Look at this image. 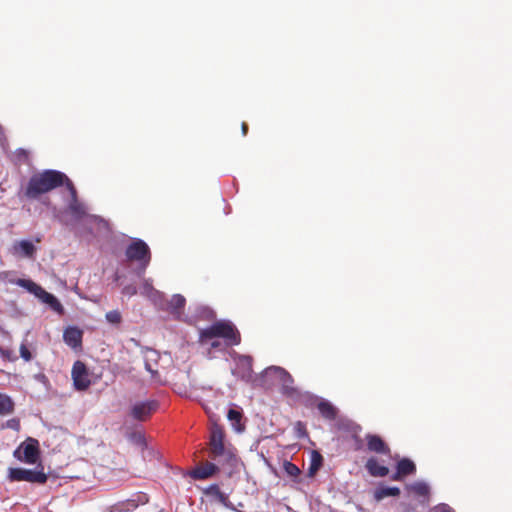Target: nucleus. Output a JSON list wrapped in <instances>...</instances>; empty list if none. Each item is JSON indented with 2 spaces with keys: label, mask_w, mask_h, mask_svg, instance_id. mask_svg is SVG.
<instances>
[{
  "label": "nucleus",
  "mask_w": 512,
  "mask_h": 512,
  "mask_svg": "<svg viewBox=\"0 0 512 512\" xmlns=\"http://www.w3.org/2000/svg\"><path fill=\"white\" fill-rule=\"evenodd\" d=\"M66 174L58 170H44L33 174L25 188L24 194L28 199H37L40 195L48 193L63 186Z\"/></svg>",
  "instance_id": "nucleus-1"
},
{
  "label": "nucleus",
  "mask_w": 512,
  "mask_h": 512,
  "mask_svg": "<svg viewBox=\"0 0 512 512\" xmlns=\"http://www.w3.org/2000/svg\"><path fill=\"white\" fill-rule=\"evenodd\" d=\"M214 338H222L228 346L238 345L241 336L236 327L229 321H216L200 331V341L206 342Z\"/></svg>",
  "instance_id": "nucleus-2"
},
{
  "label": "nucleus",
  "mask_w": 512,
  "mask_h": 512,
  "mask_svg": "<svg viewBox=\"0 0 512 512\" xmlns=\"http://www.w3.org/2000/svg\"><path fill=\"white\" fill-rule=\"evenodd\" d=\"M125 255L128 261L137 262L138 275L145 273V270L151 261V251L149 246L141 239H134L126 248Z\"/></svg>",
  "instance_id": "nucleus-3"
},
{
  "label": "nucleus",
  "mask_w": 512,
  "mask_h": 512,
  "mask_svg": "<svg viewBox=\"0 0 512 512\" xmlns=\"http://www.w3.org/2000/svg\"><path fill=\"white\" fill-rule=\"evenodd\" d=\"M17 284L27 289L30 293L34 294L39 300L47 304L53 311L59 314L64 313V308L60 301L53 294L47 292L32 280L19 279Z\"/></svg>",
  "instance_id": "nucleus-4"
},
{
  "label": "nucleus",
  "mask_w": 512,
  "mask_h": 512,
  "mask_svg": "<svg viewBox=\"0 0 512 512\" xmlns=\"http://www.w3.org/2000/svg\"><path fill=\"white\" fill-rule=\"evenodd\" d=\"M229 450L224 445V430L219 425H214L209 441V457L213 460H218L221 457L230 456Z\"/></svg>",
  "instance_id": "nucleus-5"
},
{
  "label": "nucleus",
  "mask_w": 512,
  "mask_h": 512,
  "mask_svg": "<svg viewBox=\"0 0 512 512\" xmlns=\"http://www.w3.org/2000/svg\"><path fill=\"white\" fill-rule=\"evenodd\" d=\"M9 479L11 481H26L30 483L44 484L47 481V475L43 471L24 468H10Z\"/></svg>",
  "instance_id": "nucleus-6"
},
{
  "label": "nucleus",
  "mask_w": 512,
  "mask_h": 512,
  "mask_svg": "<svg viewBox=\"0 0 512 512\" xmlns=\"http://www.w3.org/2000/svg\"><path fill=\"white\" fill-rule=\"evenodd\" d=\"M71 376L73 385L78 391H84L91 385L89 371L82 361L78 360L73 364Z\"/></svg>",
  "instance_id": "nucleus-7"
},
{
  "label": "nucleus",
  "mask_w": 512,
  "mask_h": 512,
  "mask_svg": "<svg viewBox=\"0 0 512 512\" xmlns=\"http://www.w3.org/2000/svg\"><path fill=\"white\" fill-rule=\"evenodd\" d=\"M273 372L281 382V391L284 395L294 396L297 394V389L293 386L294 380L292 376L281 367H270L266 370V373Z\"/></svg>",
  "instance_id": "nucleus-8"
},
{
  "label": "nucleus",
  "mask_w": 512,
  "mask_h": 512,
  "mask_svg": "<svg viewBox=\"0 0 512 512\" xmlns=\"http://www.w3.org/2000/svg\"><path fill=\"white\" fill-rule=\"evenodd\" d=\"M157 408L158 402L155 400L139 402L132 406L130 414L135 420L145 421L157 410Z\"/></svg>",
  "instance_id": "nucleus-9"
},
{
  "label": "nucleus",
  "mask_w": 512,
  "mask_h": 512,
  "mask_svg": "<svg viewBox=\"0 0 512 512\" xmlns=\"http://www.w3.org/2000/svg\"><path fill=\"white\" fill-rule=\"evenodd\" d=\"M20 449L23 452L22 461L28 464H35L39 458V442L36 439L28 438L21 444Z\"/></svg>",
  "instance_id": "nucleus-10"
},
{
  "label": "nucleus",
  "mask_w": 512,
  "mask_h": 512,
  "mask_svg": "<svg viewBox=\"0 0 512 512\" xmlns=\"http://www.w3.org/2000/svg\"><path fill=\"white\" fill-rule=\"evenodd\" d=\"M367 443V449L370 452H374L377 454L387 455L390 453V448L386 444V442L376 434H367L365 437Z\"/></svg>",
  "instance_id": "nucleus-11"
},
{
  "label": "nucleus",
  "mask_w": 512,
  "mask_h": 512,
  "mask_svg": "<svg viewBox=\"0 0 512 512\" xmlns=\"http://www.w3.org/2000/svg\"><path fill=\"white\" fill-rule=\"evenodd\" d=\"M11 252L17 257L33 258L36 253V247L29 240H20L13 244Z\"/></svg>",
  "instance_id": "nucleus-12"
},
{
  "label": "nucleus",
  "mask_w": 512,
  "mask_h": 512,
  "mask_svg": "<svg viewBox=\"0 0 512 512\" xmlns=\"http://www.w3.org/2000/svg\"><path fill=\"white\" fill-rule=\"evenodd\" d=\"M82 338V330L75 326L66 328L63 333L64 342L73 349H77L82 346Z\"/></svg>",
  "instance_id": "nucleus-13"
},
{
  "label": "nucleus",
  "mask_w": 512,
  "mask_h": 512,
  "mask_svg": "<svg viewBox=\"0 0 512 512\" xmlns=\"http://www.w3.org/2000/svg\"><path fill=\"white\" fill-rule=\"evenodd\" d=\"M218 471V467L212 462H205L194 468L190 476L195 480H205L213 476Z\"/></svg>",
  "instance_id": "nucleus-14"
},
{
  "label": "nucleus",
  "mask_w": 512,
  "mask_h": 512,
  "mask_svg": "<svg viewBox=\"0 0 512 512\" xmlns=\"http://www.w3.org/2000/svg\"><path fill=\"white\" fill-rule=\"evenodd\" d=\"M185 304L186 299L184 298V296L180 294H175L171 297L168 303V309L176 319H180L183 314Z\"/></svg>",
  "instance_id": "nucleus-15"
},
{
  "label": "nucleus",
  "mask_w": 512,
  "mask_h": 512,
  "mask_svg": "<svg viewBox=\"0 0 512 512\" xmlns=\"http://www.w3.org/2000/svg\"><path fill=\"white\" fill-rule=\"evenodd\" d=\"M365 468L373 477H385L389 473L388 467L381 465L374 457H371L366 461Z\"/></svg>",
  "instance_id": "nucleus-16"
},
{
  "label": "nucleus",
  "mask_w": 512,
  "mask_h": 512,
  "mask_svg": "<svg viewBox=\"0 0 512 512\" xmlns=\"http://www.w3.org/2000/svg\"><path fill=\"white\" fill-rule=\"evenodd\" d=\"M205 493L207 495L215 497L225 507L235 510V508H234L233 504L230 502L228 496L220 490L218 485H216V484L210 485L206 489Z\"/></svg>",
  "instance_id": "nucleus-17"
},
{
  "label": "nucleus",
  "mask_w": 512,
  "mask_h": 512,
  "mask_svg": "<svg viewBox=\"0 0 512 512\" xmlns=\"http://www.w3.org/2000/svg\"><path fill=\"white\" fill-rule=\"evenodd\" d=\"M317 408L321 416L327 420L333 421L337 417L338 410L327 400H320L317 404Z\"/></svg>",
  "instance_id": "nucleus-18"
},
{
  "label": "nucleus",
  "mask_w": 512,
  "mask_h": 512,
  "mask_svg": "<svg viewBox=\"0 0 512 512\" xmlns=\"http://www.w3.org/2000/svg\"><path fill=\"white\" fill-rule=\"evenodd\" d=\"M400 493L398 487L379 486L373 491V498L375 501L380 502L386 497H397Z\"/></svg>",
  "instance_id": "nucleus-19"
},
{
  "label": "nucleus",
  "mask_w": 512,
  "mask_h": 512,
  "mask_svg": "<svg viewBox=\"0 0 512 512\" xmlns=\"http://www.w3.org/2000/svg\"><path fill=\"white\" fill-rule=\"evenodd\" d=\"M68 212L76 219H82L86 216V207L79 201L78 196L70 199L68 203Z\"/></svg>",
  "instance_id": "nucleus-20"
},
{
  "label": "nucleus",
  "mask_w": 512,
  "mask_h": 512,
  "mask_svg": "<svg viewBox=\"0 0 512 512\" xmlns=\"http://www.w3.org/2000/svg\"><path fill=\"white\" fill-rule=\"evenodd\" d=\"M396 469L404 476L412 475L416 472V465L408 458L398 461Z\"/></svg>",
  "instance_id": "nucleus-21"
},
{
  "label": "nucleus",
  "mask_w": 512,
  "mask_h": 512,
  "mask_svg": "<svg viewBox=\"0 0 512 512\" xmlns=\"http://www.w3.org/2000/svg\"><path fill=\"white\" fill-rule=\"evenodd\" d=\"M14 410V403L12 399L0 393V415H7L12 413Z\"/></svg>",
  "instance_id": "nucleus-22"
},
{
  "label": "nucleus",
  "mask_w": 512,
  "mask_h": 512,
  "mask_svg": "<svg viewBox=\"0 0 512 512\" xmlns=\"http://www.w3.org/2000/svg\"><path fill=\"white\" fill-rule=\"evenodd\" d=\"M227 417L229 421H231L232 426L236 431H242L243 427L241 426V420H242V412L238 411L236 409H229Z\"/></svg>",
  "instance_id": "nucleus-23"
},
{
  "label": "nucleus",
  "mask_w": 512,
  "mask_h": 512,
  "mask_svg": "<svg viewBox=\"0 0 512 512\" xmlns=\"http://www.w3.org/2000/svg\"><path fill=\"white\" fill-rule=\"evenodd\" d=\"M283 468L286 474L293 478L298 477L301 473L300 469L290 461H285L283 464Z\"/></svg>",
  "instance_id": "nucleus-24"
},
{
  "label": "nucleus",
  "mask_w": 512,
  "mask_h": 512,
  "mask_svg": "<svg viewBox=\"0 0 512 512\" xmlns=\"http://www.w3.org/2000/svg\"><path fill=\"white\" fill-rule=\"evenodd\" d=\"M105 318L109 323L115 325L120 324L122 321L121 313L118 310H112L107 312Z\"/></svg>",
  "instance_id": "nucleus-25"
},
{
  "label": "nucleus",
  "mask_w": 512,
  "mask_h": 512,
  "mask_svg": "<svg viewBox=\"0 0 512 512\" xmlns=\"http://www.w3.org/2000/svg\"><path fill=\"white\" fill-rule=\"evenodd\" d=\"M411 488L419 496H427L429 494V487L423 482L415 483Z\"/></svg>",
  "instance_id": "nucleus-26"
},
{
  "label": "nucleus",
  "mask_w": 512,
  "mask_h": 512,
  "mask_svg": "<svg viewBox=\"0 0 512 512\" xmlns=\"http://www.w3.org/2000/svg\"><path fill=\"white\" fill-rule=\"evenodd\" d=\"M63 186L66 187V189L70 193V199L77 197V190L73 184V182L66 176V178L63 180Z\"/></svg>",
  "instance_id": "nucleus-27"
},
{
  "label": "nucleus",
  "mask_w": 512,
  "mask_h": 512,
  "mask_svg": "<svg viewBox=\"0 0 512 512\" xmlns=\"http://www.w3.org/2000/svg\"><path fill=\"white\" fill-rule=\"evenodd\" d=\"M322 464V456L319 452L313 451L312 453V463L311 470H317Z\"/></svg>",
  "instance_id": "nucleus-28"
},
{
  "label": "nucleus",
  "mask_w": 512,
  "mask_h": 512,
  "mask_svg": "<svg viewBox=\"0 0 512 512\" xmlns=\"http://www.w3.org/2000/svg\"><path fill=\"white\" fill-rule=\"evenodd\" d=\"M360 431H361V426L356 425V424L352 425L353 437L356 441V447H355L356 450H359L362 447V440L357 435Z\"/></svg>",
  "instance_id": "nucleus-29"
},
{
  "label": "nucleus",
  "mask_w": 512,
  "mask_h": 512,
  "mask_svg": "<svg viewBox=\"0 0 512 512\" xmlns=\"http://www.w3.org/2000/svg\"><path fill=\"white\" fill-rule=\"evenodd\" d=\"M20 355L25 361H30L32 359V354L24 343L20 346Z\"/></svg>",
  "instance_id": "nucleus-30"
},
{
  "label": "nucleus",
  "mask_w": 512,
  "mask_h": 512,
  "mask_svg": "<svg viewBox=\"0 0 512 512\" xmlns=\"http://www.w3.org/2000/svg\"><path fill=\"white\" fill-rule=\"evenodd\" d=\"M432 512H454V510L448 504L441 503L436 505Z\"/></svg>",
  "instance_id": "nucleus-31"
},
{
  "label": "nucleus",
  "mask_w": 512,
  "mask_h": 512,
  "mask_svg": "<svg viewBox=\"0 0 512 512\" xmlns=\"http://www.w3.org/2000/svg\"><path fill=\"white\" fill-rule=\"evenodd\" d=\"M122 293H123L124 295L133 296V295H135V294L137 293V289H136V287H135V286H133V285H128V286H125V287L123 288Z\"/></svg>",
  "instance_id": "nucleus-32"
},
{
  "label": "nucleus",
  "mask_w": 512,
  "mask_h": 512,
  "mask_svg": "<svg viewBox=\"0 0 512 512\" xmlns=\"http://www.w3.org/2000/svg\"><path fill=\"white\" fill-rule=\"evenodd\" d=\"M145 369L149 373H151L152 377H155L158 375V371L156 369H154L153 366L148 361L145 362Z\"/></svg>",
  "instance_id": "nucleus-33"
},
{
  "label": "nucleus",
  "mask_w": 512,
  "mask_h": 512,
  "mask_svg": "<svg viewBox=\"0 0 512 512\" xmlns=\"http://www.w3.org/2000/svg\"><path fill=\"white\" fill-rule=\"evenodd\" d=\"M404 478V476L396 469V472L391 476L393 481H400Z\"/></svg>",
  "instance_id": "nucleus-34"
},
{
  "label": "nucleus",
  "mask_w": 512,
  "mask_h": 512,
  "mask_svg": "<svg viewBox=\"0 0 512 512\" xmlns=\"http://www.w3.org/2000/svg\"><path fill=\"white\" fill-rule=\"evenodd\" d=\"M241 129H242V134L245 136L248 132V125L247 123L243 122L242 125H241Z\"/></svg>",
  "instance_id": "nucleus-35"
},
{
  "label": "nucleus",
  "mask_w": 512,
  "mask_h": 512,
  "mask_svg": "<svg viewBox=\"0 0 512 512\" xmlns=\"http://www.w3.org/2000/svg\"><path fill=\"white\" fill-rule=\"evenodd\" d=\"M210 346H211V348H218L220 346V342L217 340L212 341Z\"/></svg>",
  "instance_id": "nucleus-36"
}]
</instances>
